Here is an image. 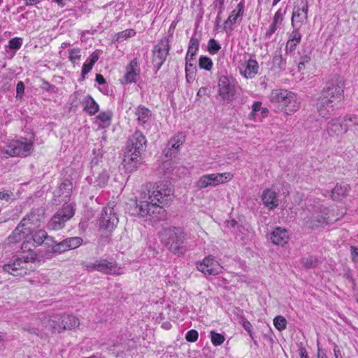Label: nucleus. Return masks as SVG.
Instances as JSON below:
<instances>
[{"label": "nucleus", "mask_w": 358, "mask_h": 358, "mask_svg": "<svg viewBox=\"0 0 358 358\" xmlns=\"http://www.w3.org/2000/svg\"><path fill=\"white\" fill-rule=\"evenodd\" d=\"M172 195L173 189L168 182L146 184L142 187L138 199L130 206V213L146 219L161 218L160 215L164 213L161 204L166 203Z\"/></svg>", "instance_id": "1"}, {"label": "nucleus", "mask_w": 358, "mask_h": 358, "mask_svg": "<svg viewBox=\"0 0 358 358\" xmlns=\"http://www.w3.org/2000/svg\"><path fill=\"white\" fill-rule=\"evenodd\" d=\"M345 83L339 76L329 80L317 99L316 107L319 115L329 118L344 99Z\"/></svg>", "instance_id": "2"}, {"label": "nucleus", "mask_w": 358, "mask_h": 358, "mask_svg": "<svg viewBox=\"0 0 358 358\" xmlns=\"http://www.w3.org/2000/svg\"><path fill=\"white\" fill-rule=\"evenodd\" d=\"M43 219V210L39 208L33 209L22 218L13 233L8 236L10 243H15L22 241L24 237L31 234V229L38 227Z\"/></svg>", "instance_id": "3"}, {"label": "nucleus", "mask_w": 358, "mask_h": 358, "mask_svg": "<svg viewBox=\"0 0 358 358\" xmlns=\"http://www.w3.org/2000/svg\"><path fill=\"white\" fill-rule=\"evenodd\" d=\"M269 101L280 108L287 115H291L300 108V101L295 93L285 89H274L268 96Z\"/></svg>", "instance_id": "4"}, {"label": "nucleus", "mask_w": 358, "mask_h": 358, "mask_svg": "<svg viewBox=\"0 0 358 358\" xmlns=\"http://www.w3.org/2000/svg\"><path fill=\"white\" fill-rule=\"evenodd\" d=\"M161 240L165 247L172 252L180 253L185 239L183 230L179 227H169L161 232Z\"/></svg>", "instance_id": "5"}, {"label": "nucleus", "mask_w": 358, "mask_h": 358, "mask_svg": "<svg viewBox=\"0 0 358 358\" xmlns=\"http://www.w3.org/2000/svg\"><path fill=\"white\" fill-rule=\"evenodd\" d=\"M34 149L33 143L27 138L12 139L2 148V152L10 157H25L31 155Z\"/></svg>", "instance_id": "6"}, {"label": "nucleus", "mask_w": 358, "mask_h": 358, "mask_svg": "<svg viewBox=\"0 0 358 358\" xmlns=\"http://www.w3.org/2000/svg\"><path fill=\"white\" fill-rule=\"evenodd\" d=\"M36 254L29 253L23 258H17L3 266V271L14 276H23L27 273V263L33 262L36 259Z\"/></svg>", "instance_id": "7"}, {"label": "nucleus", "mask_w": 358, "mask_h": 358, "mask_svg": "<svg viewBox=\"0 0 358 358\" xmlns=\"http://www.w3.org/2000/svg\"><path fill=\"white\" fill-rule=\"evenodd\" d=\"M86 269L90 272L96 271L110 275H119L122 273V268L117 266L115 261L102 258L87 264L86 265Z\"/></svg>", "instance_id": "8"}, {"label": "nucleus", "mask_w": 358, "mask_h": 358, "mask_svg": "<svg viewBox=\"0 0 358 358\" xmlns=\"http://www.w3.org/2000/svg\"><path fill=\"white\" fill-rule=\"evenodd\" d=\"M74 215V209L71 204L64 205L62 208L58 210L48 222V228L52 230H59L64 227L66 221Z\"/></svg>", "instance_id": "9"}, {"label": "nucleus", "mask_w": 358, "mask_h": 358, "mask_svg": "<svg viewBox=\"0 0 358 358\" xmlns=\"http://www.w3.org/2000/svg\"><path fill=\"white\" fill-rule=\"evenodd\" d=\"M170 48L169 41L166 38H163L155 45L152 50V64L157 71L166 61Z\"/></svg>", "instance_id": "10"}, {"label": "nucleus", "mask_w": 358, "mask_h": 358, "mask_svg": "<svg viewBox=\"0 0 358 358\" xmlns=\"http://www.w3.org/2000/svg\"><path fill=\"white\" fill-rule=\"evenodd\" d=\"M47 238V232L43 229L34 231L31 229V234L24 238L21 249L23 252H33L32 250L37 246L41 245Z\"/></svg>", "instance_id": "11"}, {"label": "nucleus", "mask_w": 358, "mask_h": 358, "mask_svg": "<svg viewBox=\"0 0 358 358\" xmlns=\"http://www.w3.org/2000/svg\"><path fill=\"white\" fill-rule=\"evenodd\" d=\"M308 0H297L294 6L292 24L294 27L300 28L308 21Z\"/></svg>", "instance_id": "12"}, {"label": "nucleus", "mask_w": 358, "mask_h": 358, "mask_svg": "<svg viewBox=\"0 0 358 358\" xmlns=\"http://www.w3.org/2000/svg\"><path fill=\"white\" fill-rule=\"evenodd\" d=\"M326 130L330 137L340 138L349 131V126L343 118L335 117L327 122Z\"/></svg>", "instance_id": "13"}, {"label": "nucleus", "mask_w": 358, "mask_h": 358, "mask_svg": "<svg viewBox=\"0 0 358 358\" xmlns=\"http://www.w3.org/2000/svg\"><path fill=\"white\" fill-rule=\"evenodd\" d=\"M147 140L140 131H136L127 140L126 150L134 153H143L146 148Z\"/></svg>", "instance_id": "14"}, {"label": "nucleus", "mask_w": 358, "mask_h": 358, "mask_svg": "<svg viewBox=\"0 0 358 358\" xmlns=\"http://www.w3.org/2000/svg\"><path fill=\"white\" fill-rule=\"evenodd\" d=\"M118 217L112 206H107L101 211L100 225L106 229L111 230L118 223Z\"/></svg>", "instance_id": "15"}, {"label": "nucleus", "mask_w": 358, "mask_h": 358, "mask_svg": "<svg viewBox=\"0 0 358 358\" xmlns=\"http://www.w3.org/2000/svg\"><path fill=\"white\" fill-rule=\"evenodd\" d=\"M142 153L134 152L125 150L123 156L122 165L127 172H133L142 164Z\"/></svg>", "instance_id": "16"}, {"label": "nucleus", "mask_w": 358, "mask_h": 358, "mask_svg": "<svg viewBox=\"0 0 358 358\" xmlns=\"http://www.w3.org/2000/svg\"><path fill=\"white\" fill-rule=\"evenodd\" d=\"M140 63L136 58H134L126 66L125 74L122 83L123 84L136 83L140 78Z\"/></svg>", "instance_id": "17"}, {"label": "nucleus", "mask_w": 358, "mask_h": 358, "mask_svg": "<svg viewBox=\"0 0 358 358\" xmlns=\"http://www.w3.org/2000/svg\"><path fill=\"white\" fill-rule=\"evenodd\" d=\"M196 268L205 275H217L222 268L216 261L209 257L203 259L201 262H198Z\"/></svg>", "instance_id": "18"}, {"label": "nucleus", "mask_w": 358, "mask_h": 358, "mask_svg": "<svg viewBox=\"0 0 358 358\" xmlns=\"http://www.w3.org/2000/svg\"><path fill=\"white\" fill-rule=\"evenodd\" d=\"M186 139V135L183 132H178L174 135L168 142L164 150L165 156L171 157L179 151V147L182 145Z\"/></svg>", "instance_id": "19"}, {"label": "nucleus", "mask_w": 358, "mask_h": 358, "mask_svg": "<svg viewBox=\"0 0 358 358\" xmlns=\"http://www.w3.org/2000/svg\"><path fill=\"white\" fill-rule=\"evenodd\" d=\"M83 239L80 237H71L59 242L53 248V252L62 253L69 250H73L81 245Z\"/></svg>", "instance_id": "20"}, {"label": "nucleus", "mask_w": 358, "mask_h": 358, "mask_svg": "<svg viewBox=\"0 0 358 358\" xmlns=\"http://www.w3.org/2000/svg\"><path fill=\"white\" fill-rule=\"evenodd\" d=\"M222 178V173L204 175L197 181L196 186L199 189L214 187L223 182Z\"/></svg>", "instance_id": "21"}, {"label": "nucleus", "mask_w": 358, "mask_h": 358, "mask_svg": "<svg viewBox=\"0 0 358 358\" xmlns=\"http://www.w3.org/2000/svg\"><path fill=\"white\" fill-rule=\"evenodd\" d=\"M225 101H232L238 94L239 87L236 80L232 78L225 77Z\"/></svg>", "instance_id": "22"}, {"label": "nucleus", "mask_w": 358, "mask_h": 358, "mask_svg": "<svg viewBox=\"0 0 358 358\" xmlns=\"http://www.w3.org/2000/svg\"><path fill=\"white\" fill-rule=\"evenodd\" d=\"M289 238L288 231L282 227L275 228L271 234L272 243L277 245L283 246L287 243Z\"/></svg>", "instance_id": "23"}, {"label": "nucleus", "mask_w": 358, "mask_h": 358, "mask_svg": "<svg viewBox=\"0 0 358 358\" xmlns=\"http://www.w3.org/2000/svg\"><path fill=\"white\" fill-rule=\"evenodd\" d=\"M62 322V324H59V326L55 327V331L60 333L64 330L77 327L80 324L79 320L76 317L71 315H63Z\"/></svg>", "instance_id": "24"}, {"label": "nucleus", "mask_w": 358, "mask_h": 358, "mask_svg": "<svg viewBox=\"0 0 358 358\" xmlns=\"http://www.w3.org/2000/svg\"><path fill=\"white\" fill-rule=\"evenodd\" d=\"M258 63L254 59H249L240 67L241 73L246 78H253L258 71Z\"/></svg>", "instance_id": "25"}, {"label": "nucleus", "mask_w": 358, "mask_h": 358, "mask_svg": "<svg viewBox=\"0 0 358 358\" xmlns=\"http://www.w3.org/2000/svg\"><path fill=\"white\" fill-rule=\"evenodd\" d=\"M262 200L265 206L270 210L274 209L278 206L276 193L270 189H266L263 192Z\"/></svg>", "instance_id": "26"}, {"label": "nucleus", "mask_w": 358, "mask_h": 358, "mask_svg": "<svg viewBox=\"0 0 358 358\" xmlns=\"http://www.w3.org/2000/svg\"><path fill=\"white\" fill-rule=\"evenodd\" d=\"M329 223L328 219L320 215L312 217L307 216L303 218V224L311 229H317Z\"/></svg>", "instance_id": "27"}, {"label": "nucleus", "mask_w": 358, "mask_h": 358, "mask_svg": "<svg viewBox=\"0 0 358 358\" xmlns=\"http://www.w3.org/2000/svg\"><path fill=\"white\" fill-rule=\"evenodd\" d=\"M350 190V187L345 182L337 183L334 188L331 190V198L333 200H341L345 197Z\"/></svg>", "instance_id": "28"}, {"label": "nucleus", "mask_w": 358, "mask_h": 358, "mask_svg": "<svg viewBox=\"0 0 358 358\" xmlns=\"http://www.w3.org/2000/svg\"><path fill=\"white\" fill-rule=\"evenodd\" d=\"M294 29L289 34V39L286 43L285 50L286 52H293L295 50L296 47L298 44L300 43L301 40V34L299 32V27H294Z\"/></svg>", "instance_id": "29"}, {"label": "nucleus", "mask_w": 358, "mask_h": 358, "mask_svg": "<svg viewBox=\"0 0 358 358\" xmlns=\"http://www.w3.org/2000/svg\"><path fill=\"white\" fill-rule=\"evenodd\" d=\"M83 110L90 115H94L99 110V104L90 96H86L81 103Z\"/></svg>", "instance_id": "30"}, {"label": "nucleus", "mask_w": 358, "mask_h": 358, "mask_svg": "<svg viewBox=\"0 0 358 358\" xmlns=\"http://www.w3.org/2000/svg\"><path fill=\"white\" fill-rule=\"evenodd\" d=\"M113 113L111 111H103L100 113L96 117L94 123L99 125V128H107L111 124Z\"/></svg>", "instance_id": "31"}, {"label": "nucleus", "mask_w": 358, "mask_h": 358, "mask_svg": "<svg viewBox=\"0 0 358 358\" xmlns=\"http://www.w3.org/2000/svg\"><path fill=\"white\" fill-rule=\"evenodd\" d=\"M226 226L234 229V232L238 235V233L245 234L249 231L250 226L248 223L238 224L236 220H231L227 222Z\"/></svg>", "instance_id": "32"}, {"label": "nucleus", "mask_w": 358, "mask_h": 358, "mask_svg": "<svg viewBox=\"0 0 358 358\" xmlns=\"http://www.w3.org/2000/svg\"><path fill=\"white\" fill-rule=\"evenodd\" d=\"M135 115L138 123L143 124L150 119L151 113L147 108L144 106H138L136 110Z\"/></svg>", "instance_id": "33"}, {"label": "nucleus", "mask_w": 358, "mask_h": 358, "mask_svg": "<svg viewBox=\"0 0 358 358\" xmlns=\"http://www.w3.org/2000/svg\"><path fill=\"white\" fill-rule=\"evenodd\" d=\"M99 55L96 52H93L90 57L83 64L82 68V79H85V76L92 69L94 64L98 61Z\"/></svg>", "instance_id": "34"}, {"label": "nucleus", "mask_w": 358, "mask_h": 358, "mask_svg": "<svg viewBox=\"0 0 358 358\" xmlns=\"http://www.w3.org/2000/svg\"><path fill=\"white\" fill-rule=\"evenodd\" d=\"M244 6L241 3H239L236 8L231 12L228 19L225 20V27L230 24L232 25L236 23L237 20L241 17L243 13Z\"/></svg>", "instance_id": "35"}, {"label": "nucleus", "mask_w": 358, "mask_h": 358, "mask_svg": "<svg viewBox=\"0 0 358 358\" xmlns=\"http://www.w3.org/2000/svg\"><path fill=\"white\" fill-rule=\"evenodd\" d=\"M199 45V41L197 38L192 37L189 41L188 50L186 55V60L193 59L196 55Z\"/></svg>", "instance_id": "36"}, {"label": "nucleus", "mask_w": 358, "mask_h": 358, "mask_svg": "<svg viewBox=\"0 0 358 358\" xmlns=\"http://www.w3.org/2000/svg\"><path fill=\"white\" fill-rule=\"evenodd\" d=\"M343 120L345 124L349 126V131L355 132L358 131V116L353 114L346 115L343 117Z\"/></svg>", "instance_id": "37"}, {"label": "nucleus", "mask_w": 358, "mask_h": 358, "mask_svg": "<svg viewBox=\"0 0 358 358\" xmlns=\"http://www.w3.org/2000/svg\"><path fill=\"white\" fill-rule=\"evenodd\" d=\"M273 64L274 67L279 69L280 71L285 69L286 61L282 58V55L280 52L273 56Z\"/></svg>", "instance_id": "38"}, {"label": "nucleus", "mask_w": 358, "mask_h": 358, "mask_svg": "<svg viewBox=\"0 0 358 358\" xmlns=\"http://www.w3.org/2000/svg\"><path fill=\"white\" fill-rule=\"evenodd\" d=\"M301 263L303 266L306 268H311L317 266L318 264V259L314 256H309L307 257H303L301 259Z\"/></svg>", "instance_id": "39"}, {"label": "nucleus", "mask_w": 358, "mask_h": 358, "mask_svg": "<svg viewBox=\"0 0 358 358\" xmlns=\"http://www.w3.org/2000/svg\"><path fill=\"white\" fill-rule=\"evenodd\" d=\"M109 179V173L106 170H103L101 173L99 174L97 176L95 183L97 186L100 187H104L106 183L108 182V180Z\"/></svg>", "instance_id": "40"}, {"label": "nucleus", "mask_w": 358, "mask_h": 358, "mask_svg": "<svg viewBox=\"0 0 358 358\" xmlns=\"http://www.w3.org/2000/svg\"><path fill=\"white\" fill-rule=\"evenodd\" d=\"M287 323L286 319L281 315H278L273 319V325L280 331L286 329Z\"/></svg>", "instance_id": "41"}, {"label": "nucleus", "mask_w": 358, "mask_h": 358, "mask_svg": "<svg viewBox=\"0 0 358 358\" xmlns=\"http://www.w3.org/2000/svg\"><path fill=\"white\" fill-rule=\"evenodd\" d=\"M221 49V45L214 38H210L208 43V51L211 55L216 54Z\"/></svg>", "instance_id": "42"}, {"label": "nucleus", "mask_w": 358, "mask_h": 358, "mask_svg": "<svg viewBox=\"0 0 358 358\" xmlns=\"http://www.w3.org/2000/svg\"><path fill=\"white\" fill-rule=\"evenodd\" d=\"M136 35V31L133 29H128L119 32L117 35V40L118 41H122L128 38L133 37Z\"/></svg>", "instance_id": "43"}, {"label": "nucleus", "mask_w": 358, "mask_h": 358, "mask_svg": "<svg viewBox=\"0 0 358 358\" xmlns=\"http://www.w3.org/2000/svg\"><path fill=\"white\" fill-rule=\"evenodd\" d=\"M210 336L211 342L215 346L220 345L224 342V336L221 334L210 331Z\"/></svg>", "instance_id": "44"}, {"label": "nucleus", "mask_w": 358, "mask_h": 358, "mask_svg": "<svg viewBox=\"0 0 358 358\" xmlns=\"http://www.w3.org/2000/svg\"><path fill=\"white\" fill-rule=\"evenodd\" d=\"M199 65L201 69L209 71L212 68L213 62L209 57L206 56H201L199 58Z\"/></svg>", "instance_id": "45"}, {"label": "nucleus", "mask_w": 358, "mask_h": 358, "mask_svg": "<svg viewBox=\"0 0 358 358\" xmlns=\"http://www.w3.org/2000/svg\"><path fill=\"white\" fill-rule=\"evenodd\" d=\"M63 315H53L49 320V324L52 328V331H55V327L59 326V324H62Z\"/></svg>", "instance_id": "46"}, {"label": "nucleus", "mask_w": 358, "mask_h": 358, "mask_svg": "<svg viewBox=\"0 0 358 358\" xmlns=\"http://www.w3.org/2000/svg\"><path fill=\"white\" fill-rule=\"evenodd\" d=\"M80 52V50L79 48H74L69 50V59L72 63H76L80 60L81 57Z\"/></svg>", "instance_id": "47"}, {"label": "nucleus", "mask_w": 358, "mask_h": 358, "mask_svg": "<svg viewBox=\"0 0 358 358\" xmlns=\"http://www.w3.org/2000/svg\"><path fill=\"white\" fill-rule=\"evenodd\" d=\"M22 44V39L19 37H15L9 41L8 46L11 50H19Z\"/></svg>", "instance_id": "48"}, {"label": "nucleus", "mask_w": 358, "mask_h": 358, "mask_svg": "<svg viewBox=\"0 0 358 358\" xmlns=\"http://www.w3.org/2000/svg\"><path fill=\"white\" fill-rule=\"evenodd\" d=\"M285 11H282L281 8L278 9L274 15L273 23L274 24H280L283 20V16Z\"/></svg>", "instance_id": "49"}, {"label": "nucleus", "mask_w": 358, "mask_h": 358, "mask_svg": "<svg viewBox=\"0 0 358 358\" xmlns=\"http://www.w3.org/2000/svg\"><path fill=\"white\" fill-rule=\"evenodd\" d=\"M199 337V334L197 331L194 329H191L188 331L185 335V338L189 342H195L197 341Z\"/></svg>", "instance_id": "50"}, {"label": "nucleus", "mask_w": 358, "mask_h": 358, "mask_svg": "<svg viewBox=\"0 0 358 358\" xmlns=\"http://www.w3.org/2000/svg\"><path fill=\"white\" fill-rule=\"evenodd\" d=\"M188 71H189L188 62H186V66H185L186 79L188 83H191L194 79L195 69H189V74L188 73Z\"/></svg>", "instance_id": "51"}, {"label": "nucleus", "mask_w": 358, "mask_h": 358, "mask_svg": "<svg viewBox=\"0 0 358 358\" xmlns=\"http://www.w3.org/2000/svg\"><path fill=\"white\" fill-rule=\"evenodd\" d=\"M13 196V194L11 191L3 190L0 191V199L8 201Z\"/></svg>", "instance_id": "52"}, {"label": "nucleus", "mask_w": 358, "mask_h": 358, "mask_svg": "<svg viewBox=\"0 0 358 358\" xmlns=\"http://www.w3.org/2000/svg\"><path fill=\"white\" fill-rule=\"evenodd\" d=\"M310 61V57L305 55L301 58V61L299 63L298 68L299 70L301 71L302 69H304L306 67V64L309 63Z\"/></svg>", "instance_id": "53"}, {"label": "nucleus", "mask_w": 358, "mask_h": 358, "mask_svg": "<svg viewBox=\"0 0 358 358\" xmlns=\"http://www.w3.org/2000/svg\"><path fill=\"white\" fill-rule=\"evenodd\" d=\"M243 327L245 329V331H248V333L250 334V336L253 338L252 337V326L251 323L248 320H243L242 323Z\"/></svg>", "instance_id": "54"}, {"label": "nucleus", "mask_w": 358, "mask_h": 358, "mask_svg": "<svg viewBox=\"0 0 358 358\" xmlns=\"http://www.w3.org/2000/svg\"><path fill=\"white\" fill-rule=\"evenodd\" d=\"M277 24H274V23L272 22V24L270 25L269 29L266 32V38H271V35L276 31L277 29Z\"/></svg>", "instance_id": "55"}, {"label": "nucleus", "mask_w": 358, "mask_h": 358, "mask_svg": "<svg viewBox=\"0 0 358 358\" xmlns=\"http://www.w3.org/2000/svg\"><path fill=\"white\" fill-rule=\"evenodd\" d=\"M23 329L24 331H28L30 334H36L37 336L40 335L42 333V329H39L38 328H34V327H24Z\"/></svg>", "instance_id": "56"}, {"label": "nucleus", "mask_w": 358, "mask_h": 358, "mask_svg": "<svg viewBox=\"0 0 358 358\" xmlns=\"http://www.w3.org/2000/svg\"><path fill=\"white\" fill-rule=\"evenodd\" d=\"M350 251L352 255V259L354 262L358 261V248L355 246L350 247Z\"/></svg>", "instance_id": "57"}, {"label": "nucleus", "mask_w": 358, "mask_h": 358, "mask_svg": "<svg viewBox=\"0 0 358 358\" xmlns=\"http://www.w3.org/2000/svg\"><path fill=\"white\" fill-rule=\"evenodd\" d=\"M45 241H46V244H49L50 243L51 244L50 245L52 246V248H54L55 245H56V244L59 243V242H57L52 236H50L48 234Z\"/></svg>", "instance_id": "58"}, {"label": "nucleus", "mask_w": 358, "mask_h": 358, "mask_svg": "<svg viewBox=\"0 0 358 358\" xmlns=\"http://www.w3.org/2000/svg\"><path fill=\"white\" fill-rule=\"evenodd\" d=\"M262 103L261 101H255L252 106V110L254 112H259L262 109Z\"/></svg>", "instance_id": "59"}, {"label": "nucleus", "mask_w": 358, "mask_h": 358, "mask_svg": "<svg viewBox=\"0 0 358 358\" xmlns=\"http://www.w3.org/2000/svg\"><path fill=\"white\" fill-rule=\"evenodd\" d=\"M334 352L336 358H343L341 351L340 350L338 346L336 344H334Z\"/></svg>", "instance_id": "60"}, {"label": "nucleus", "mask_w": 358, "mask_h": 358, "mask_svg": "<svg viewBox=\"0 0 358 358\" xmlns=\"http://www.w3.org/2000/svg\"><path fill=\"white\" fill-rule=\"evenodd\" d=\"M24 84H23V83L22 81H20L17 84V95L20 94H22L24 92Z\"/></svg>", "instance_id": "61"}, {"label": "nucleus", "mask_w": 358, "mask_h": 358, "mask_svg": "<svg viewBox=\"0 0 358 358\" xmlns=\"http://www.w3.org/2000/svg\"><path fill=\"white\" fill-rule=\"evenodd\" d=\"M96 81L99 84V85H103L106 83V80L105 78H103V76L101 74H96Z\"/></svg>", "instance_id": "62"}, {"label": "nucleus", "mask_w": 358, "mask_h": 358, "mask_svg": "<svg viewBox=\"0 0 358 358\" xmlns=\"http://www.w3.org/2000/svg\"><path fill=\"white\" fill-rule=\"evenodd\" d=\"M299 351L301 358H308V353L305 348H300Z\"/></svg>", "instance_id": "63"}, {"label": "nucleus", "mask_w": 358, "mask_h": 358, "mask_svg": "<svg viewBox=\"0 0 358 358\" xmlns=\"http://www.w3.org/2000/svg\"><path fill=\"white\" fill-rule=\"evenodd\" d=\"M262 117H266L268 115V110L266 108H262L260 110Z\"/></svg>", "instance_id": "64"}]
</instances>
